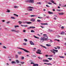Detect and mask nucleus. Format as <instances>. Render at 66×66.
Here are the masks:
<instances>
[{
    "instance_id": "f257e3e1",
    "label": "nucleus",
    "mask_w": 66,
    "mask_h": 66,
    "mask_svg": "<svg viewBox=\"0 0 66 66\" xmlns=\"http://www.w3.org/2000/svg\"><path fill=\"white\" fill-rule=\"evenodd\" d=\"M26 2H29V3H33V0H25Z\"/></svg>"
},
{
    "instance_id": "f03ea898",
    "label": "nucleus",
    "mask_w": 66,
    "mask_h": 66,
    "mask_svg": "<svg viewBox=\"0 0 66 66\" xmlns=\"http://www.w3.org/2000/svg\"><path fill=\"white\" fill-rule=\"evenodd\" d=\"M19 48V49H21L22 50H24V51H25V52H28V53L29 52V51H28V50L26 49H24L21 48L20 47Z\"/></svg>"
},
{
    "instance_id": "7ed1b4c3",
    "label": "nucleus",
    "mask_w": 66,
    "mask_h": 66,
    "mask_svg": "<svg viewBox=\"0 0 66 66\" xmlns=\"http://www.w3.org/2000/svg\"><path fill=\"white\" fill-rule=\"evenodd\" d=\"M40 52H41V51L39 50H38L37 51V52H36V53L37 54H42V53H40Z\"/></svg>"
},
{
    "instance_id": "20e7f679",
    "label": "nucleus",
    "mask_w": 66,
    "mask_h": 66,
    "mask_svg": "<svg viewBox=\"0 0 66 66\" xmlns=\"http://www.w3.org/2000/svg\"><path fill=\"white\" fill-rule=\"evenodd\" d=\"M44 41V39L43 37H41L40 39V43H43Z\"/></svg>"
},
{
    "instance_id": "39448f33",
    "label": "nucleus",
    "mask_w": 66,
    "mask_h": 66,
    "mask_svg": "<svg viewBox=\"0 0 66 66\" xmlns=\"http://www.w3.org/2000/svg\"><path fill=\"white\" fill-rule=\"evenodd\" d=\"M43 62H49V60H47L44 59L43 60Z\"/></svg>"
},
{
    "instance_id": "423d86ee",
    "label": "nucleus",
    "mask_w": 66,
    "mask_h": 66,
    "mask_svg": "<svg viewBox=\"0 0 66 66\" xmlns=\"http://www.w3.org/2000/svg\"><path fill=\"white\" fill-rule=\"evenodd\" d=\"M50 51H51V52H52V53H53V54H54V55H55V52L54 51H52V50H50Z\"/></svg>"
},
{
    "instance_id": "0eeeda50",
    "label": "nucleus",
    "mask_w": 66,
    "mask_h": 66,
    "mask_svg": "<svg viewBox=\"0 0 66 66\" xmlns=\"http://www.w3.org/2000/svg\"><path fill=\"white\" fill-rule=\"evenodd\" d=\"M43 38L44 39V40L45 39H48V37L47 36H45L43 37Z\"/></svg>"
},
{
    "instance_id": "6e6552de",
    "label": "nucleus",
    "mask_w": 66,
    "mask_h": 66,
    "mask_svg": "<svg viewBox=\"0 0 66 66\" xmlns=\"http://www.w3.org/2000/svg\"><path fill=\"white\" fill-rule=\"evenodd\" d=\"M58 14L60 15H64V13L63 12L59 13Z\"/></svg>"
},
{
    "instance_id": "1a4fd4ad",
    "label": "nucleus",
    "mask_w": 66,
    "mask_h": 66,
    "mask_svg": "<svg viewBox=\"0 0 66 66\" xmlns=\"http://www.w3.org/2000/svg\"><path fill=\"white\" fill-rule=\"evenodd\" d=\"M33 66H38V64H35L33 63Z\"/></svg>"
},
{
    "instance_id": "9d476101",
    "label": "nucleus",
    "mask_w": 66,
    "mask_h": 66,
    "mask_svg": "<svg viewBox=\"0 0 66 66\" xmlns=\"http://www.w3.org/2000/svg\"><path fill=\"white\" fill-rule=\"evenodd\" d=\"M29 42H30L31 45H33V42H32V41H29Z\"/></svg>"
},
{
    "instance_id": "9b49d317",
    "label": "nucleus",
    "mask_w": 66,
    "mask_h": 66,
    "mask_svg": "<svg viewBox=\"0 0 66 66\" xmlns=\"http://www.w3.org/2000/svg\"><path fill=\"white\" fill-rule=\"evenodd\" d=\"M32 28L33 29V27H29L28 28V29L29 30V29H32Z\"/></svg>"
},
{
    "instance_id": "f8f14e48",
    "label": "nucleus",
    "mask_w": 66,
    "mask_h": 66,
    "mask_svg": "<svg viewBox=\"0 0 66 66\" xmlns=\"http://www.w3.org/2000/svg\"><path fill=\"white\" fill-rule=\"evenodd\" d=\"M52 50H53V51H55V52H58V50H57L53 49Z\"/></svg>"
},
{
    "instance_id": "ddd939ff",
    "label": "nucleus",
    "mask_w": 66,
    "mask_h": 66,
    "mask_svg": "<svg viewBox=\"0 0 66 66\" xmlns=\"http://www.w3.org/2000/svg\"><path fill=\"white\" fill-rule=\"evenodd\" d=\"M18 54H19V55H20L22 54V52H18Z\"/></svg>"
},
{
    "instance_id": "4468645a",
    "label": "nucleus",
    "mask_w": 66,
    "mask_h": 66,
    "mask_svg": "<svg viewBox=\"0 0 66 66\" xmlns=\"http://www.w3.org/2000/svg\"><path fill=\"white\" fill-rule=\"evenodd\" d=\"M48 13L49 14H53V13L52 12H51L50 11H48Z\"/></svg>"
},
{
    "instance_id": "2eb2a0df",
    "label": "nucleus",
    "mask_w": 66,
    "mask_h": 66,
    "mask_svg": "<svg viewBox=\"0 0 66 66\" xmlns=\"http://www.w3.org/2000/svg\"><path fill=\"white\" fill-rule=\"evenodd\" d=\"M46 45L48 47H51V45L48 44H46Z\"/></svg>"
},
{
    "instance_id": "dca6fc26",
    "label": "nucleus",
    "mask_w": 66,
    "mask_h": 66,
    "mask_svg": "<svg viewBox=\"0 0 66 66\" xmlns=\"http://www.w3.org/2000/svg\"><path fill=\"white\" fill-rule=\"evenodd\" d=\"M33 36L35 38H37L38 39H39V38L36 37L35 36Z\"/></svg>"
},
{
    "instance_id": "f3484780",
    "label": "nucleus",
    "mask_w": 66,
    "mask_h": 66,
    "mask_svg": "<svg viewBox=\"0 0 66 66\" xmlns=\"http://www.w3.org/2000/svg\"><path fill=\"white\" fill-rule=\"evenodd\" d=\"M59 57H60V58H62V59H64V58H65V57L63 56H59Z\"/></svg>"
},
{
    "instance_id": "a211bd4d",
    "label": "nucleus",
    "mask_w": 66,
    "mask_h": 66,
    "mask_svg": "<svg viewBox=\"0 0 66 66\" xmlns=\"http://www.w3.org/2000/svg\"><path fill=\"white\" fill-rule=\"evenodd\" d=\"M16 62L17 63H19V61L18 60H16Z\"/></svg>"
},
{
    "instance_id": "6ab92c4d",
    "label": "nucleus",
    "mask_w": 66,
    "mask_h": 66,
    "mask_svg": "<svg viewBox=\"0 0 66 66\" xmlns=\"http://www.w3.org/2000/svg\"><path fill=\"white\" fill-rule=\"evenodd\" d=\"M11 63L12 64H16V63L15 62V61H12Z\"/></svg>"
},
{
    "instance_id": "aec40b11",
    "label": "nucleus",
    "mask_w": 66,
    "mask_h": 66,
    "mask_svg": "<svg viewBox=\"0 0 66 66\" xmlns=\"http://www.w3.org/2000/svg\"><path fill=\"white\" fill-rule=\"evenodd\" d=\"M57 11H58V12H61V11H62V10L60 9H57Z\"/></svg>"
},
{
    "instance_id": "412c9836",
    "label": "nucleus",
    "mask_w": 66,
    "mask_h": 66,
    "mask_svg": "<svg viewBox=\"0 0 66 66\" xmlns=\"http://www.w3.org/2000/svg\"><path fill=\"white\" fill-rule=\"evenodd\" d=\"M27 24H31V23H32V22H27Z\"/></svg>"
},
{
    "instance_id": "4be33fe9",
    "label": "nucleus",
    "mask_w": 66,
    "mask_h": 66,
    "mask_svg": "<svg viewBox=\"0 0 66 66\" xmlns=\"http://www.w3.org/2000/svg\"><path fill=\"white\" fill-rule=\"evenodd\" d=\"M50 2H52V3H53L54 2L53 0L50 1Z\"/></svg>"
},
{
    "instance_id": "5701e85b",
    "label": "nucleus",
    "mask_w": 66,
    "mask_h": 66,
    "mask_svg": "<svg viewBox=\"0 0 66 66\" xmlns=\"http://www.w3.org/2000/svg\"><path fill=\"white\" fill-rule=\"evenodd\" d=\"M48 60H52V58H48Z\"/></svg>"
},
{
    "instance_id": "b1692460",
    "label": "nucleus",
    "mask_w": 66,
    "mask_h": 66,
    "mask_svg": "<svg viewBox=\"0 0 66 66\" xmlns=\"http://www.w3.org/2000/svg\"><path fill=\"white\" fill-rule=\"evenodd\" d=\"M38 58L40 60H42V58H41L40 57H38Z\"/></svg>"
},
{
    "instance_id": "393cba45",
    "label": "nucleus",
    "mask_w": 66,
    "mask_h": 66,
    "mask_svg": "<svg viewBox=\"0 0 66 66\" xmlns=\"http://www.w3.org/2000/svg\"><path fill=\"white\" fill-rule=\"evenodd\" d=\"M48 4H51V5H52V3L50 2H48L47 3Z\"/></svg>"
},
{
    "instance_id": "a878e982",
    "label": "nucleus",
    "mask_w": 66,
    "mask_h": 66,
    "mask_svg": "<svg viewBox=\"0 0 66 66\" xmlns=\"http://www.w3.org/2000/svg\"><path fill=\"white\" fill-rule=\"evenodd\" d=\"M32 10H33L32 9H28V11H32Z\"/></svg>"
},
{
    "instance_id": "bb28decb",
    "label": "nucleus",
    "mask_w": 66,
    "mask_h": 66,
    "mask_svg": "<svg viewBox=\"0 0 66 66\" xmlns=\"http://www.w3.org/2000/svg\"><path fill=\"white\" fill-rule=\"evenodd\" d=\"M36 48H33V51H35L36 50Z\"/></svg>"
},
{
    "instance_id": "cd10ccee",
    "label": "nucleus",
    "mask_w": 66,
    "mask_h": 66,
    "mask_svg": "<svg viewBox=\"0 0 66 66\" xmlns=\"http://www.w3.org/2000/svg\"><path fill=\"white\" fill-rule=\"evenodd\" d=\"M19 23L20 24H21L22 23V22L21 21H19Z\"/></svg>"
},
{
    "instance_id": "c85d7f7f",
    "label": "nucleus",
    "mask_w": 66,
    "mask_h": 66,
    "mask_svg": "<svg viewBox=\"0 0 66 66\" xmlns=\"http://www.w3.org/2000/svg\"><path fill=\"white\" fill-rule=\"evenodd\" d=\"M61 34H62V35H63L64 34H65V32H64L63 31H62V32H61Z\"/></svg>"
},
{
    "instance_id": "c756f323",
    "label": "nucleus",
    "mask_w": 66,
    "mask_h": 66,
    "mask_svg": "<svg viewBox=\"0 0 66 66\" xmlns=\"http://www.w3.org/2000/svg\"><path fill=\"white\" fill-rule=\"evenodd\" d=\"M18 57V55H16L15 56V58H16V59H17Z\"/></svg>"
},
{
    "instance_id": "7c9ffc66",
    "label": "nucleus",
    "mask_w": 66,
    "mask_h": 66,
    "mask_svg": "<svg viewBox=\"0 0 66 66\" xmlns=\"http://www.w3.org/2000/svg\"><path fill=\"white\" fill-rule=\"evenodd\" d=\"M11 31H12V32H15L16 31V30H12Z\"/></svg>"
},
{
    "instance_id": "2f4dec72",
    "label": "nucleus",
    "mask_w": 66,
    "mask_h": 66,
    "mask_svg": "<svg viewBox=\"0 0 66 66\" xmlns=\"http://www.w3.org/2000/svg\"><path fill=\"white\" fill-rule=\"evenodd\" d=\"M24 40L25 41V42H27V41H28V40H27V39H24Z\"/></svg>"
},
{
    "instance_id": "473e14b6",
    "label": "nucleus",
    "mask_w": 66,
    "mask_h": 66,
    "mask_svg": "<svg viewBox=\"0 0 66 66\" xmlns=\"http://www.w3.org/2000/svg\"><path fill=\"white\" fill-rule=\"evenodd\" d=\"M13 15H15V16H16V17H18V15H17L15 14H13Z\"/></svg>"
},
{
    "instance_id": "72a5a7b5",
    "label": "nucleus",
    "mask_w": 66,
    "mask_h": 66,
    "mask_svg": "<svg viewBox=\"0 0 66 66\" xmlns=\"http://www.w3.org/2000/svg\"><path fill=\"white\" fill-rule=\"evenodd\" d=\"M48 65H52V64L50 63H48L47 64Z\"/></svg>"
},
{
    "instance_id": "f704fd0d",
    "label": "nucleus",
    "mask_w": 66,
    "mask_h": 66,
    "mask_svg": "<svg viewBox=\"0 0 66 66\" xmlns=\"http://www.w3.org/2000/svg\"><path fill=\"white\" fill-rule=\"evenodd\" d=\"M49 57H52V56H53V55H50L48 56Z\"/></svg>"
},
{
    "instance_id": "c9c22d12",
    "label": "nucleus",
    "mask_w": 66,
    "mask_h": 66,
    "mask_svg": "<svg viewBox=\"0 0 66 66\" xmlns=\"http://www.w3.org/2000/svg\"><path fill=\"white\" fill-rule=\"evenodd\" d=\"M37 22H40V21H41L39 20H37Z\"/></svg>"
},
{
    "instance_id": "e433bc0d",
    "label": "nucleus",
    "mask_w": 66,
    "mask_h": 66,
    "mask_svg": "<svg viewBox=\"0 0 66 66\" xmlns=\"http://www.w3.org/2000/svg\"><path fill=\"white\" fill-rule=\"evenodd\" d=\"M23 45H27V43H23Z\"/></svg>"
},
{
    "instance_id": "4c0bfd02",
    "label": "nucleus",
    "mask_w": 66,
    "mask_h": 66,
    "mask_svg": "<svg viewBox=\"0 0 66 66\" xmlns=\"http://www.w3.org/2000/svg\"><path fill=\"white\" fill-rule=\"evenodd\" d=\"M28 8H29L30 9H33V7H32L30 6V7H28Z\"/></svg>"
},
{
    "instance_id": "58836bf2",
    "label": "nucleus",
    "mask_w": 66,
    "mask_h": 66,
    "mask_svg": "<svg viewBox=\"0 0 66 66\" xmlns=\"http://www.w3.org/2000/svg\"><path fill=\"white\" fill-rule=\"evenodd\" d=\"M48 30H49V31L50 32H52V30H51V29H48Z\"/></svg>"
},
{
    "instance_id": "ea45409f",
    "label": "nucleus",
    "mask_w": 66,
    "mask_h": 66,
    "mask_svg": "<svg viewBox=\"0 0 66 66\" xmlns=\"http://www.w3.org/2000/svg\"><path fill=\"white\" fill-rule=\"evenodd\" d=\"M14 27L15 28H16V27H19V26H17V25L15 26H14Z\"/></svg>"
},
{
    "instance_id": "a19ab883",
    "label": "nucleus",
    "mask_w": 66,
    "mask_h": 66,
    "mask_svg": "<svg viewBox=\"0 0 66 66\" xmlns=\"http://www.w3.org/2000/svg\"><path fill=\"white\" fill-rule=\"evenodd\" d=\"M38 18H40V19H42V18H43V17H38Z\"/></svg>"
},
{
    "instance_id": "79ce46f5",
    "label": "nucleus",
    "mask_w": 66,
    "mask_h": 66,
    "mask_svg": "<svg viewBox=\"0 0 66 66\" xmlns=\"http://www.w3.org/2000/svg\"><path fill=\"white\" fill-rule=\"evenodd\" d=\"M24 59V57H22L21 59H22V60H23V59Z\"/></svg>"
},
{
    "instance_id": "37998d69",
    "label": "nucleus",
    "mask_w": 66,
    "mask_h": 66,
    "mask_svg": "<svg viewBox=\"0 0 66 66\" xmlns=\"http://www.w3.org/2000/svg\"><path fill=\"white\" fill-rule=\"evenodd\" d=\"M29 17H33V15H30L29 16Z\"/></svg>"
},
{
    "instance_id": "c03bdc74",
    "label": "nucleus",
    "mask_w": 66,
    "mask_h": 66,
    "mask_svg": "<svg viewBox=\"0 0 66 66\" xmlns=\"http://www.w3.org/2000/svg\"><path fill=\"white\" fill-rule=\"evenodd\" d=\"M64 26H62L61 27V29H64Z\"/></svg>"
},
{
    "instance_id": "a18cd8bd",
    "label": "nucleus",
    "mask_w": 66,
    "mask_h": 66,
    "mask_svg": "<svg viewBox=\"0 0 66 66\" xmlns=\"http://www.w3.org/2000/svg\"><path fill=\"white\" fill-rule=\"evenodd\" d=\"M46 6L47 7H50V6H49V5H46Z\"/></svg>"
},
{
    "instance_id": "49530a36",
    "label": "nucleus",
    "mask_w": 66,
    "mask_h": 66,
    "mask_svg": "<svg viewBox=\"0 0 66 66\" xmlns=\"http://www.w3.org/2000/svg\"><path fill=\"white\" fill-rule=\"evenodd\" d=\"M57 47L58 49H60V46H57Z\"/></svg>"
},
{
    "instance_id": "de8ad7c7",
    "label": "nucleus",
    "mask_w": 66,
    "mask_h": 66,
    "mask_svg": "<svg viewBox=\"0 0 66 66\" xmlns=\"http://www.w3.org/2000/svg\"><path fill=\"white\" fill-rule=\"evenodd\" d=\"M37 3V4H41V3L40 2H39V3Z\"/></svg>"
},
{
    "instance_id": "09e8293b",
    "label": "nucleus",
    "mask_w": 66,
    "mask_h": 66,
    "mask_svg": "<svg viewBox=\"0 0 66 66\" xmlns=\"http://www.w3.org/2000/svg\"><path fill=\"white\" fill-rule=\"evenodd\" d=\"M30 21H33V19H31L30 20Z\"/></svg>"
},
{
    "instance_id": "8fccbe9b",
    "label": "nucleus",
    "mask_w": 66,
    "mask_h": 66,
    "mask_svg": "<svg viewBox=\"0 0 66 66\" xmlns=\"http://www.w3.org/2000/svg\"><path fill=\"white\" fill-rule=\"evenodd\" d=\"M23 32H24V33H25L26 32V30H24L23 31Z\"/></svg>"
},
{
    "instance_id": "3c124183",
    "label": "nucleus",
    "mask_w": 66,
    "mask_h": 66,
    "mask_svg": "<svg viewBox=\"0 0 66 66\" xmlns=\"http://www.w3.org/2000/svg\"><path fill=\"white\" fill-rule=\"evenodd\" d=\"M10 11L9 10H7V12H8V13H10Z\"/></svg>"
},
{
    "instance_id": "603ef678",
    "label": "nucleus",
    "mask_w": 66,
    "mask_h": 66,
    "mask_svg": "<svg viewBox=\"0 0 66 66\" xmlns=\"http://www.w3.org/2000/svg\"><path fill=\"white\" fill-rule=\"evenodd\" d=\"M15 32H16V33H18L19 32V31L18 30L17 31H16V30H15Z\"/></svg>"
},
{
    "instance_id": "864d4df0",
    "label": "nucleus",
    "mask_w": 66,
    "mask_h": 66,
    "mask_svg": "<svg viewBox=\"0 0 66 66\" xmlns=\"http://www.w3.org/2000/svg\"><path fill=\"white\" fill-rule=\"evenodd\" d=\"M11 18H12V19H15V18L13 17H11Z\"/></svg>"
},
{
    "instance_id": "5fc2aeb1",
    "label": "nucleus",
    "mask_w": 66,
    "mask_h": 66,
    "mask_svg": "<svg viewBox=\"0 0 66 66\" xmlns=\"http://www.w3.org/2000/svg\"><path fill=\"white\" fill-rule=\"evenodd\" d=\"M21 64H24V62H21Z\"/></svg>"
},
{
    "instance_id": "6e6d98bb",
    "label": "nucleus",
    "mask_w": 66,
    "mask_h": 66,
    "mask_svg": "<svg viewBox=\"0 0 66 66\" xmlns=\"http://www.w3.org/2000/svg\"><path fill=\"white\" fill-rule=\"evenodd\" d=\"M40 27H41L42 29H43V28H44V27L43 26H40Z\"/></svg>"
},
{
    "instance_id": "4d7b16f0",
    "label": "nucleus",
    "mask_w": 66,
    "mask_h": 66,
    "mask_svg": "<svg viewBox=\"0 0 66 66\" xmlns=\"http://www.w3.org/2000/svg\"><path fill=\"white\" fill-rule=\"evenodd\" d=\"M48 24L47 23H44V25H48Z\"/></svg>"
},
{
    "instance_id": "13d9d810",
    "label": "nucleus",
    "mask_w": 66,
    "mask_h": 66,
    "mask_svg": "<svg viewBox=\"0 0 66 66\" xmlns=\"http://www.w3.org/2000/svg\"><path fill=\"white\" fill-rule=\"evenodd\" d=\"M10 22L9 21V22H6V23H7V24H8V23H10Z\"/></svg>"
},
{
    "instance_id": "bf43d9fd",
    "label": "nucleus",
    "mask_w": 66,
    "mask_h": 66,
    "mask_svg": "<svg viewBox=\"0 0 66 66\" xmlns=\"http://www.w3.org/2000/svg\"><path fill=\"white\" fill-rule=\"evenodd\" d=\"M28 27V25H24V27Z\"/></svg>"
},
{
    "instance_id": "052dcab7",
    "label": "nucleus",
    "mask_w": 66,
    "mask_h": 66,
    "mask_svg": "<svg viewBox=\"0 0 66 66\" xmlns=\"http://www.w3.org/2000/svg\"><path fill=\"white\" fill-rule=\"evenodd\" d=\"M54 20H56V18L55 17H54Z\"/></svg>"
},
{
    "instance_id": "680f3d73",
    "label": "nucleus",
    "mask_w": 66,
    "mask_h": 66,
    "mask_svg": "<svg viewBox=\"0 0 66 66\" xmlns=\"http://www.w3.org/2000/svg\"><path fill=\"white\" fill-rule=\"evenodd\" d=\"M45 56H46V57H48V56H49L47 55H45Z\"/></svg>"
},
{
    "instance_id": "e2e57ef3",
    "label": "nucleus",
    "mask_w": 66,
    "mask_h": 66,
    "mask_svg": "<svg viewBox=\"0 0 66 66\" xmlns=\"http://www.w3.org/2000/svg\"><path fill=\"white\" fill-rule=\"evenodd\" d=\"M43 47L44 48H45V49H47V48H46V47L45 46H43Z\"/></svg>"
},
{
    "instance_id": "0e129e2a",
    "label": "nucleus",
    "mask_w": 66,
    "mask_h": 66,
    "mask_svg": "<svg viewBox=\"0 0 66 66\" xmlns=\"http://www.w3.org/2000/svg\"><path fill=\"white\" fill-rule=\"evenodd\" d=\"M2 22H4L5 21L4 20H2Z\"/></svg>"
},
{
    "instance_id": "69168bd1",
    "label": "nucleus",
    "mask_w": 66,
    "mask_h": 66,
    "mask_svg": "<svg viewBox=\"0 0 66 66\" xmlns=\"http://www.w3.org/2000/svg\"><path fill=\"white\" fill-rule=\"evenodd\" d=\"M57 37H58V38H59V37H60V36L59 35L57 36Z\"/></svg>"
},
{
    "instance_id": "338daca9",
    "label": "nucleus",
    "mask_w": 66,
    "mask_h": 66,
    "mask_svg": "<svg viewBox=\"0 0 66 66\" xmlns=\"http://www.w3.org/2000/svg\"><path fill=\"white\" fill-rule=\"evenodd\" d=\"M43 36H47V35L46 34H43Z\"/></svg>"
},
{
    "instance_id": "774afa93",
    "label": "nucleus",
    "mask_w": 66,
    "mask_h": 66,
    "mask_svg": "<svg viewBox=\"0 0 66 66\" xmlns=\"http://www.w3.org/2000/svg\"><path fill=\"white\" fill-rule=\"evenodd\" d=\"M31 32H33V30H31Z\"/></svg>"
}]
</instances>
